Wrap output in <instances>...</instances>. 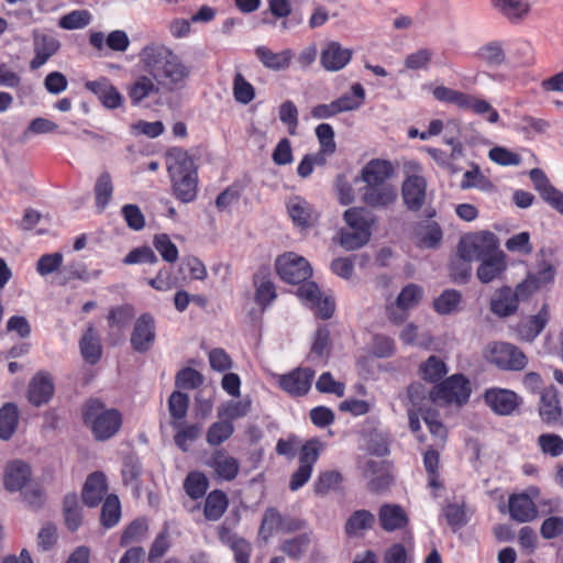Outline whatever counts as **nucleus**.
<instances>
[{"mask_svg": "<svg viewBox=\"0 0 563 563\" xmlns=\"http://www.w3.org/2000/svg\"><path fill=\"white\" fill-rule=\"evenodd\" d=\"M139 65L157 86L166 91H176L185 87L190 76V67L169 46L150 43L139 54Z\"/></svg>", "mask_w": 563, "mask_h": 563, "instance_id": "1", "label": "nucleus"}, {"mask_svg": "<svg viewBox=\"0 0 563 563\" xmlns=\"http://www.w3.org/2000/svg\"><path fill=\"white\" fill-rule=\"evenodd\" d=\"M167 169L175 196L190 202L197 195V173L192 158L181 148H173L167 156Z\"/></svg>", "mask_w": 563, "mask_h": 563, "instance_id": "2", "label": "nucleus"}, {"mask_svg": "<svg viewBox=\"0 0 563 563\" xmlns=\"http://www.w3.org/2000/svg\"><path fill=\"white\" fill-rule=\"evenodd\" d=\"M85 426L91 431L97 441L113 438L121 429L123 418L115 408H107L101 401L91 399L82 409Z\"/></svg>", "mask_w": 563, "mask_h": 563, "instance_id": "3", "label": "nucleus"}, {"mask_svg": "<svg viewBox=\"0 0 563 563\" xmlns=\"http://www.w3.org/2000/svg\"><path fill=\"white\" fill-rule=\"evenodd\" d=\"M4 487L10 492H22L24 499L33 507L42 505L43 490L32 482L31 467L23 461L8 463L4 471Z\"/></svg>", "mask_w": 563, "mask_h": 563, "instance_id": "4", "label": "nucleus"}, {"mask_svg": "<svg viewBox=\"0 0 563 563\" xmlns=\"http://www.w3.org/2000/svg\"><path fill=\"white\" fill-rule=\"evenodd\" d=\"M364 208H350L344 211L346 228L341 230L340 244L349 251L364 246L371 239V223Z\"/></svg>", "mask_w": 563, "mask_h": 563, "instance_id": "5", "label": "nucleus"}, {"mask_svg": "<svg viewBox=\"0 0 563 563\" xmlns=\"http://www.w3.org/2000/svg\"><path fill=\"white\" fill-rule=\"evenodd\" d=\"M484 358L503 371H522L528 365L527 355L508 342H492L483 351Z\"/></svg>", "mask_w": 563, "mask_h": 563, "instance_id": "6", "label": "nucleus"}, {"mask_svg": "<svg viewBox=\"0 0 563 563\" xmlns=\"http://www.w3.org/2000/svg\"><path fill=\"white\" fill-rule=\"evenodd\" d=\"M499 251H501L499 240L489 231L475 232L463 236L457 247L460 257L466 262L481 261Z\"/></svg>", "mask_w": 563, "mask_h": 563, "instance_id": "7", "label": "nucleus"}, {"mask_svg": "<svg viewBox=\"0 0 563 563\" xmlns=\"http://www.w3.org/2000/svg\"><path fill=\"white\" fill-rule=\"evenodd\" d=\"M323 449V442L317 438L308 440L301 446L299 454V466L290 477V490L296 492L308 483L312 475L313 466L317 463Z\"/></svg>", "mask_w": 563, "mask_h": 563, "instance_id": "8", "label": "nucleus"}, {"mask_svg": "<svg viewBox=\"0 0 563 563\" xmlns=\"http://www.w3.org/2000/svg\"><path fill=\"white\" fill-rule=\"evenodd\" d=\"M470 395L468 380L462 375H453L435 388L432 400L462 405L468 400ZM422 401L430 402L431 398L423 397Z\"/></svg>", "mask_w": 563, "mask_h": 563, "instance_id": "9", "label": "nucleus"}, {"mask_svg": "<svg viewBox=\"0 0 563 563\" xmlns=\"http://www.w3.org/2000/svg\"><path fill=\"white\" fill-rule=\"evenodd\" d=\"M276 267L280 278L289 284H299L312 274L309 262L291 252L279 256L276 261Z\"/></svg>", "mask_w": 563, "mask_h": 563, "instance_id": "10", "label": "nucleus"}, {"mask_svg": "<svg viewBox=\"0 0 563 563\" xmlns=\"http://www.w3.org/2000/svg\"><path fill=\"white\" fill-rule=\"evenodd\" d=\"M297 295L305 305L314 309L317 316L321 319L332 317L335 308L334 300L328 295H322L316 283L308 282L302 284L298 288Z\"/></svg>", "mask_w": 563, "mask_h": 563, "instance_id": "11", "label": "nucleus"}, {"mask_svg": "<svg viewBox=\"0 0 563 563\" xmlns=\"http://www.w3.org/2000/svg\"><path fill=\"white\" fill-rule=\"evenodd\" d=\"M156 340V322L151 313L141 314L133 327L130 343L132 349L139 353L151 350Z\"/></svg>", "mask_w": 563, "mask_h": 563, "instance_id": "12", "label": "nucleus"}, {"mask_svg": "<svg viewBox=\"0 0 563 563\" xmlns=\"http://www.w3.org/2000/svg\"><path fill=\"white\" fill-rule=\"evenodd\" d=\"M314 371L308 367H298L287 374L278 375L277 382L279 387L294 397L306 395L312 384Z\"/></svg>", "mask_w": 563, "mask_h": 563, "instance_id": "13", "label": "nucleus"}, {"mask_svg": "<svg viewBox=\"0 0 563 563\" xmlns=\"http://www.w3.org/2000/svg\"><path fill=\"white\" fill-rule=\"evenodd\" d=\"M423 290L416 284H409L402 288L396 299V305L388 308V318L399 324L407 318V310L415 308L422 299Z\"/></svg>", "mask_w": 563, "mask_h": 563, "instance_id": "14", "label": "nucleus"}, {"mask_svg": "<svg viewBox=\"0 0 563 563\" xmlns=\"http://www.w3.org/2000/svg\"><path fill=\"white\" fill-rule=\"evenodd\" d=\"M486 405L499 416H510L521 405V398L512 390L490 388L485 391Z\"/></svg>", "mask_w": 563, "mask_h": 563, "instance_id": "15", "label": "nucleus"}, {"mask_svg": "<svg viewBox=\"0 0 563 563\" xmlns=\"http://www.w3.org/2000/svg\"><path fill=\"white\" fill-rule=\"evenodd\" d=\"M286 207L294 224L301 229L314 225L319 219L317 209L300 196L290 197L286 202Z\"/></svg>", "mask_w": 563, "mask_h": 563, "instance_id": "16", "label": "nucleus"}, {"mask_svg": "<svg viewBox=\"0 0 563 563\" xmlns=\"http://www.w3.org/2000/svg\"><path fill=\"white\" fill-rule=\"evenodd\" d=\"M539 416L549 426H563V410L555 387L550 386L541 393Z\"/></svg>", "mask_w": 563, "mask_h": 563, "instance_id": "17", "label": "nucleus"}, {"mask_svg": "<svg viewBox=\"0 0 563 563\" xmlns=\"http://www.w3.org/2000/svg\"><path fill=\"white\" fill-rule=\"evenodd\" d=\"M362 201L373 209H387L398 198L397 188L391 185L365 186L361 194Z\"/></svg>", "mask_w": 563, "mask_h": 563, "instance_id": "18", "label": "nucleus"}, {"mask_svg": "<svg viewBox=\"0 0 563 563\" xmlns=\"http://www.w3.org/2000/svg\"><path fill=\"white\" fill-rule=\"evenodd\" d=\"M351 58V49L343 47L336 41H331L321 51L320 64L328 71H338L343 69Z\"/></svg>", "mask_w": 563, "mask_h": 563, "instance_id": "19", "label": "nucleus"}, {"mask_svg": "<svg viewBox=\"0 0 563 563\" xmlns=\"http://www.w3.org/2000/svg\"><path fill=\"white\" fill-rule=\"evenodd\" d=\"M206 465L213 470L218 479L228 482L233 481L238 476L240 470L239 461L223 450H217L213 452L206 462Z\"/></svg>", "mask_w": 563, "mask_h": 563, "instance_id": "20", "label": "nucleus"}, {"mask_svg": "<svg viewBox=\"0 0 563 563\" xmlns=\"http://www.w3.org/2000/svg\"><path fill=\"white\" fill-rule=\"evenodd\" d=\"M426 179L420 175L408 176L402 184V198L410 210H419L426 199Z\"/></svg>", "mask_w": 563, "mask_h": 563, "instance_id": "21", "label": "nucleus"}, {"mask_svg": "<svg viewBox=\"0 0 563 563\" xmlns=\"http://www.w3.org/2000/svg\"><path fill=\"white\" fill-rule=\"evenodd\" d=\"M489 3L495 11L516 23L525 20L531 11L529 0H489Z\"/></svg>", "mask_w": 563, "mask_h": 563, "instance_id": "22", "label": "nucleus"}, {"mask_svg": "<svg viewBox=\"0 0 563 563\" xmlns=\"http://www.w3.org/2000/svg\"><path fill=\"white\" fill-rule=\"evenodd\" d=\"M393 166L383 159H372L361 172V178L365 186H378L389 184L387 180L393 175Z\"/></svg>", "mask_w": 563, "mask_h": 563, "instance_id": "23", "label": "nucleus"}, {"mask_svg": "<svg viewBox=\"0 0 563 563\" xmlns=\"http://www.w3.org/2000/svg\"><path fill=\"white\" fill-rule=\"evenodd\" d=\"M59 48V42L51 35L34 33L35 56L30 62L32 69L42 67Z\"/></svg>", "mask_w": 563, "mask_h": 563, "instance_id": "24", "label": "nucleus"}, {"mask_svg": "<svg viewBox=\"0 0 563 563\" xmlns=\"http://www.w3.org/2000/svg\"><path fill=\"white\" fill-rule=\"evenodd\" d=\"M108 485L106 475L102 472L90 474L82 488V500L88 507H96L107 494Z\"/></svg>", "mask_w": 563, "mask_h": 563, "instance_id": "25", "label": "nucleus"}, {"mask_svg": "<svg viewBox=\"0 0 563 563\" xmlns=\"http://www.w3.org/2000/svg\"><path fill=\"white\" fill-rule=\"evenodd\" d=\"M475 58L487 67H500L507 64L505 44L501 41H489L475 52Z\"/></svg>", "mask_w": 563, "mask_h": 563, "instance_id": "26", "label": "nucleus"}, {"mask_svg": "<svg viewBox=\"0 0 563 563\" xmlns=\"http://www.w3.org/2000/svg\"><path fill=\"white\" fill-rule=\"evenodd\" d=\"M378 520L380 527L387 532L400 530L405 528L409 521L404 508L395 504L383 505L378 511Z\"/></svg>", "mask_w": 563, "mask_h": 563, "instance_id": "27", "label": "nucleus"}, {"mask_svg": "<svg viewBox=\"0 0 563 563\" xmlns=\"http://www.w3.org/2000/svg\"><path fill=\"white\" fill-rule=\"evenodd\" d=\"M506 268V254L503 251H499L489 257L481 260L476 275L483 284H488L494 279L499 278Z\"/></svg>", "mask_w": 563, "mask_h": 563, "instance_id": "28", "label": "nucleus"}, {"mask_svg": "<svg viewBox=\"0 0 563 563\" xmlns=\"http://www.w3.org/2000/svg\"><path fill=\"white\" fill-rule=\"evenodd\" d=\"M549 321V310L548 306L543 305L541 310L528 318L527 320L521 321L517 327L518 338L526 342H532L544 329L545 324Z\"/></svg>", "mask_w": 563, "mask_h": 563, "instance_id": "29", "label": "nucleus"}, {"mask_svg": "<svg viewBox=\"0 0 563 563\" xmlns=\"http://www.w3.org/2000/svg\"><path fill=\"white\" fill-rule=\"evenodd\" d=\"M518 306L519 300L510 287H503L498 289L490 300L492 312L500 318L514 314L517 311Z\"/></svg>", "mask_w": 563, "mask_h": 563, "instance_id": "30", "label": "nucleus"}, {"mask_svg": "<svg viewBox=\"0 0 563 563\" xmlns=\"http://www.w3.org/2000/svg\"><path fill=\"white\" fill-rule=\"evenodd\" d=\"M510 517L518 522H529L537 517V508L526 494L512 495L508 503Z\"/></svg>", "mask_w": 563, "mask_h": 563, "instance_id": "31", "label": "nucleus"}, {"mask_svg": "<svg viewBox=\"0 0 563 563\" xmlns=\"http://www.w3.org/2000/svg\"><path fill=\"white\" fill-rule=\"evenodd\" d=\"M255 54L266 68L275 71L288 68L294 57V53L289 48L275 53L266 46H258Z\"/></svg>", "mask_w": 563, "mask_h": 563, "instance_id": "32", "label": "nucleus"}, {"mask_svg": "<svg viewBox=\"0 0 563 563\" xmlns=\"http://www.w3.org/2000/svg\"><path fill=\"white\" fill-rule=\"evenodd\" d=\"M54 386L52 379L46 374H37L33 377L29 386V400L41 406L49 400L53 395Z\"/></svg>", "mask_w": 563, "mask_h": 563, "instance_id": "33", "label": "nucleus"}, {"mask_svg": "<svg viewBox=\"0 0 563 563\" xmlns=\"http://www.w3.org/2000/svg\"><path fill=\"white\" fill-rule=\"evenodd\" d=\"M113 183L110 173H101L95 184V205L98 212H103L109 206L113 196Z\"/></svg>", "mask_w": 563, "mask_h": 563, "instance_id": "34", "label": "nucleus"}, {"mask_svg": "<svg viewBox=\"0 0 563 563\" xmlns=\"http://www.w3.org/2000/svg\"><path fill=\"white\" fill-rule=\"evenodd\" d=\"M229 499L225 493L219 489L210 492L205 500L203 515L207 520L217 521L227 511Z\"/></svg>", "mask_w": 563, "mask_h": 563, "instance_id": "35", "label": "nucleus"}, {"mask_svg": "<svg viewBox=\"0 0 563 563\" xmlns=\"http://www.w3.org/2000/svg\"><path fill=\"white\" fill-rule=\"evenodd\" d=\"M80 352L85 361L96 364L102 353L99 335L92 327H89L80 340Z\"/></svg>", "mask_w": 563, "mask_h": 563, "instance_id": "36", "label": "nucleus"}, {"mask_svg": "<svg viewBox=\"0 0 563 563\" xmlns=\"http://www.w3.org/2000/svg\"><path fill=\"white\" fill-rule=\"evenodd\" d=\"M375 522L374 515L365 509L354 511L346 521L345 533L349 537H361Z\"/></svg>", "mask_w": 563, "mask_h": 563, "instance_id": "37", "label": "nucleus"}, {"mask_svg": "<svg viewBox=\"0 0 563 563\" xmlns=\"http://www.w3.org/2000/svg\"><path fill=\"white\" fill-rule=\"evenodd\" d=\"M251 406L252 401L249 398L230 400L218 408V417L232 422L233 420L247 416L251 411Z\"/></svg>", "mask_w": 563, "mask_h": 563, "instance_id": "38", "label": "nucleus"}, {"mask_svg": "<svg viewBox=\"0 0 563 563\" xmlns=\"http://www.w3.org/2000/svg\"><path fill=\"white\" fill-rule=\"evenodd\" d=\"M365 90L361 84H354L350 93L333 100L339 113L357 110L364 102Z\"/></svg>", "mask_w": 563, "mask_h": 563, "instance_id": "39", "label": "nucleus"}, {"mask_svg": "<svg viewBox=\"0 0 563 563\" xmlns=\"http://www.w3.org/2000/svg\"><path fill=\"white\" fill-rule=\"evenodd\" d=\"M19 422L18 407L8 402L0 409V438L9 440L16 430Z\"/></svg>", "mask_w": 563, "mask_h": 563, "instance_id": "40", "label": "nucleus"}, {"mask_svg": "<svg viewBox=\"0 0 563 563\" xmlns=\"http://www.w3.org/2000/svg\"><path fill=\"white\" fill-rule=\"evenodd\" d=\"M159 89L161 86H157L153 77H151L150 75L141 76L131 86L129 90V96L132 103L137 104L151 95L158 92Z\"/></svg>", "mask_w": 563, "mask_h": 563, "instance_id": "41", "label": "nucleus"}, {"mask_svg": "<svg viewBox=\"0 0 563 563\" xmlns=\"http://www.w3.org/2000/svg\"><path fill=\"white\" fill-rule=\"evenodd\" d=\"M173 428L176 430L174 440L176 445L183 451L187 452L189 445L198 439L201 433V426L199 424H183L180 422H173Z\"/></svg>", "mask_w": 563, "mask_h": 563, "instance_id": "42", "label": "nucleus"}, {"mask_svg": "<svg viewBox=\"0 0 563 563\" xmlns=\"http://www.w3.org/2000/svg\"><path fill=\"white\" fill-rule=\"evenodd\" d=\"M462 109L471 110L477 115H485L489 123H497L499 121L498 112L488 101L468 93Z\"/></svg>", "mask_w": 563, "mask_h": 563, "instance_id": "43", "label": "nucleus"}, {"mask_svg": "<svg viewBox=\"0 0 563 563\" xmlns=\"http://www.w3.org/2000/svg\"><path fill=\"white\" fill-rule=\"evenodd\" d=\"M209 483L205 474L198 471L189 472L184 481V490L191 499L201 498Z\"/></svg>", "mask_w": 563, "mask_h": 563, "instance_id": "44", "label": "nucleus"}, {"mask_svg": "<svg viewBox=\"0 0 563 563\" xmlns=\"http://www.w3.org/2000/svg\"><path fill=\"white\" fill-rule=\"evenodd\" d=\"M121 518V506L115 495L106 498L101 509V525L109 529L118 525Z\"/></svg>", "mask_w": 563, "mask_h": 563, "instance_id": "45", "label": "nucleus"}, {"mask_svg": "<svg viewBox=\"0 0 563 563\" xmlns=\"http://www.w3.org/2000/svg\"><path fill=\"white\" fill-rule=\"evenodd\" d=\"M64 517L68 529L71 531L77 530L81 525V508L75 494H69L64 499Z\"/></svg>", "mask_w": 563, "mask_h": 563, "instance_id": "46", "label": "nucleus"}, {"mask_svg": "<svg viewBox=\"0 0 563 563\" xmlns=\"http://www.w3.org/2000/svg\"><path fill=\"white\" fill-rule=\"evenodd\" d=\"M419 371L423 379L432 383L440 380L448 373L445 363L435 355L430 356L423 362Z\"/></svg>", "mask_w": 563, "mask_h": 563, "instance_id": "47", "label": "nucleus"}, {"mask_svg": "<svg viewBox=\"0 0 563 563\" xmlns=\"http://www.w3.org/2000/svg\"><path fill=\"white\" fill-rule=\"evenodd\" d=\"M234 432V426L231 421L222 419L212 423L207 431V442L210 445H219L227 441Z\"/></svg>", "mask_w": 563, "mask_h": 563, "instance_id": "48", "label": "nucleus"}, {"mask_svg": "<svg viewBox=\"0 0 563 563\" xmlns=\"http://www.w3.org/2000/svg\"><path fill=\"white\" fill-rule=\"evenodd\" d=\"M316 136L320 144V152L323 157L332 155L336 150L334 130L328 123H321L316 128Z\"/></svg>", "mask_w": 563, "mask_h": 563, "instance_id": "49", "label": "nucleus"}, {"mask_svg": "<svg viewBox=\"0 0 563 563\" xmlns=\"http://www.w3.org/2000/svg\"><path fill=\"white\" fill-rule=\"evenodd\" d=\"M461 187L463 189L478 188L482 191H490L494 188L492 181L481 173L477 166L464 173Z\"/></svg>", "mask_w": 563, "mask_h": 563, "instance_id": "50", "label": "nucleus"}, {"mask_svg": "<svg viewBox=\"0 0 563 563\" xmlns=\"http://www.w3.org/2000/svg\"><path fill=\"white\" fill-rule=\"evenodd\" d=\"M421 417L427 424L435 445H443L446 439V429L439 420L438 415L432 411H423V408H419Z\"/></svg>", "mask_w": 563, "mask_h": 563, "instance_id": "51", "label": "nucleus"}, {"mask_svg": "<svg viewBox=\"0 0 563 563\" xmlns=\"http://www.w3.org/2000/svg\"><path fill=\"white\" fill-rule=\"evenodd\" d=\"M232 89L234 99L239 103L249 104L255 98L254 87L240 73L234 76Z\"/></svg>", "mask_w": 563, "mask_h": 563, "instance_id": "52", "label": "nucleus"}, {"mask_svg": "<svg viewBox=\"0 0 563 563\" xmlns=\"http://www.w3.org/2000/svg\"><path fill=\"white\" fill-rule=\"evenodd\" d=\"M255 301L263 308L267 307L276 298L274 284L265 277H255Z\"/></svg>", "mask_w": 563, "mask_h": 563, "instance_id": "53", "label": "nucleus"}, {"mask_svg": "<svg viewBox=\"0 0 563 563\" xmlns=\"http://www.w3.org/2000/svg\"><path fill=\"white\" fill-rule=\"evenodd\" d=\"M421 394H423V389L420 385H411L408 388V396L412 404V408L408 409L409 427L413 433H418L421 429L419 420V415L421 416V411H419V408H422V406L419 405L416 400V398Z\"/></svg>", "mask_w": 563, "mask_h": 563, "instance_id": "54", "label": "nucleus"}, {"mask_svg": "<svg viewBox=\"0 0 563 563\" xmlns=\"http://www.w3.org/2000/svg\"><path fill=\"white\" fill-rule=\"evenodd\" d=\"M153 245L164 261L168 263L177 261L178 249L167 234H156L153 239Z\"/></svg>", "mask_w": 563, "mask_h": 563, "instance_id": "55", "label": "nucleus"}, {"mask_svg": "<svg viewBox=\"0 0 563 563\" xmlns=\"http://www.w3.org/2000/svg\"><path fill=\"white\" fill-rule=\"evenodd\" d=\"M310 534L302 533L282 544V550L291 559H300L310 544Z\"/></svg>", "mask_w": 563, "mask_h": 563, "instance_id": "56", "label": "nucleus"}, {"mask_svg": "<svg viewBox=\"0 0 563 563\" xmlns=\"http://www.w3.org/2000/svg\"><path fill=\"white\" fill-rule=\"evenodd\" d=\"M91 14L87 10H74L59 19L58 25L64 30H77L87 26Z\"/></svg>", "mask_w": 563, "mask_h": 563, "instance_id": "57", "label": "nucleus"}, {"mask_svg": "<svg viewBox=\"0 0 563 563\" xmlns=\"http://www.w3.org/2000/svg\"><path fill=\"white\" fill-rule=\"evenodd\" d=\"M278 117L287 126L289 134L296 135L299 123L298 109L291 100H286L279 106Z\"/></svg>", "mask_w": 563, "mask_h": 563, "instance_id": "58", "label": "nucleus"}, {"mask_svg": "<svg viewBox=\"0 0 563 563\" xmlns=\"http://www.w3.org/2000/svg\"><path fill=\"white\" fill-rule=\"evenodd\" d=\"M341 482L342 475L338 471L321 472L314 482V492L318 495H325L338 488Z\"/></svg>", "mask_w": 563, "mask_h": 563, "instance_id": "59", "label": "nucleus"}, {"mask_svg": "<svg viewBox=\"0 0 563 563\" xmlns=\"http://www.w3.org/2000/svg\"><path fill=\"white\" fill-rule=\"evenodd\" d=\"M461 301V294L457 290L449 289L443 291L434 300V309L442 314L453 312Z\"/></svg>", "mask_w": 563, "mask_h": 563, "instance_id": "60", "label": "nucleus"}, {"mask_svg": "<svg viewBox=\"0 0 563 563\" xmlns=\"http://www.w3.org/2000/svg\"><path fill=\"white\" fill-rule=\"evenodd\" d=\"M433 97L441 102H448L462 109L466 100L467 93L459 90L448 88L445 86H438L432 90Z\"/></svg>", "mask_w": 563, "mask_h": 563, "instance_id": "61", "label": "nucleus"}, {"mask_svg": "<svg viewBox=\"0 0 563 563\" xmlns=\"http://www.w3.org/2000/svg\"><path fill=\"white\" fill-rule=\"evenodd\" d=\"M538 444L544 454L559 456L563 453V439L554 433L539 435Z\"/></svg>", "mask_w": 563, "mask_h": 563, "instance_id": "62", "label": "nucleus"}, {"mask_svg": "<svg viewBox=\"0 0 563 563\" xmlns=\"http://www.w3.org/2000/svg\"><path fill=\"white\" fill-rule=\"evenodd\" d=\"M329 338L330 332L325 327L319 328L316 331L310 358H323L329 353Z\"/></svg>", "mask_w": 563, "mask_h": 563, "instance_id": "63", "label": "nucleus"}, {"mask_svg": "<svg viewBox=\"0 0 563 563\" xmlns=\"http://www.w3.org/2000/svg\"><path fill=\"white\" fill-rule=\"evenodd\" d=\"M189 405V397L180 391H174L168 400V409L170 416L176 420H181L186 417Z\"/></svg>", "mask_w": 563, "mask_h": 563, "instance_id": "64", "label": "nucleus"}]
</instances>
